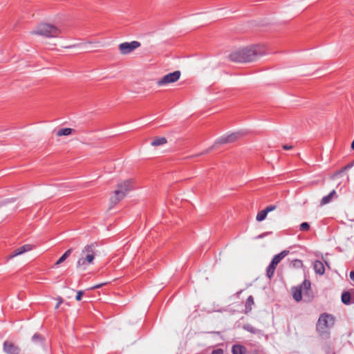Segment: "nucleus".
Masks as SVG:
<instances>
[{"mask_svg": "<svg viewBox=\"0 0 354 354\" xmlns=\"http://www.w3.org/2000/svg\"><path fill=\"white\" fill-rule=\"evenodd\" d=\"M265 54V48L260 45H252L232 53L229 57L232 62L246 63L256 61Z\"/></svg>", "mask_w": 354, "mask_h": 354, "instance_id": "1", "label": "nucleus"}, {"mask_svg": "<svg viewBox=\"0 0 354 354\" xmlns=\"http://www.w3.org/2000/svg\"><path fill=\"white\" fill-rule=\"evenodd\" d=\"M335 317L326 313L320 315L316 324V330L319 335L323 339H328L330 337V330L334 326Z\"/></svg>", "mask_w": 354, "mask_h": 354, "instance_id": "2", "label": "nucleus"}, {"mask_svg": "<svg viewBox=\"0 0 354 354\" xmlns=\"http://www.w3.org/2000/svg\"><path fill=\"white\" fill-rule=\"evenodd\" d=\"M133 189H135V183L133 179H128L118 184V189L114 191L113 195L110 198L111 207L118 204Z\"/></svg>", "mask_w": 354, "mask_h": 354, "instance_id": "3", "label": "nucleus"}, {"mask_svg": "<svg viewBox=\"0 0 354 354\" xmlns=\"http://www.w3.org/2000/svg\"><path fill=\"white\" fill-rule=\"evenodd\" d=\"M97 247V243H92L86 245L82 249V257L77 262V268L85 270L89 264L93 263L95 257Z\"/></svg>", "mask_w": 354, "mask_h": 354, "instance_id": "4", "label": "nucleus"}, {"mask_svg": "<svg viewBox=\"0 0 354 354\" xmlns=\"http://www.w3.org/2000/svg\"><path fill=\"white\" fill-rule=\"evenodd\" d=\"M32 34L41 35L46 37H57L61 33L57 27L49 24H41L35 30L31 32Z\"/></svg>", "mask_w": 354, "mask_h": 354, "instance_id": "5", "label": "nucleus"}, {"mask_svg": "<svg viewBox=\"0 0 354 354\" xmlns=\"http://www.w3.org/2000/svg\"><path fill=\"white\" fill-rule=\"evenodd\" d=\"M310 289V281L305 279L301 284L298 286L292 287L291 289L293 299L296 301H300L303 295H306Z\"/></svg>", "mask_w": 354, "mask_h": 354, "instance_id": "6", "label": "nucleus"}, {"mask_svg": "<svg viewBox=\"0 0 354 354\" xmlns=\"http://www.w3.org/2000/svg\"><path fill=\"white\" fill-rule=\"evenodd\" d=\"M180 77V72L179 71H176L173 73H170L164 75L161 79H160L157 84L158 86L167 85L170 83H174L177 82Z\"/></svg>", "mask_w": 354, "mask_h": 354, "instance_id": "7", "label": "nucleus"}, {"mask_svg": "<svg viewBox=\"0 0 354 354\" xmlns=\"http://www.w3.org/2000/svg\"><path fill=\"white\" fill-rule=\"evenodd\" d=\"M140 43L138 41H133L131 42H124L119 45L118 48L121 54L127 55L131 53L137 48L140 47Z\"/></svg>", "mask_w": 354, "mask_h": 354, "instance_id": "8", "label": "nucleus"}, {"mask_svg": "<svg viewBox=\"0 0 354 354\" xmlns=\"http://www.w3.org/2000/svg\"><path fill=\"white\" fill-rule=\"evenodd\" d=\"M3 351L7 354H19L20 348L10 342L5 341L3 343Z\"/></svg>", "mask_w": 354, "mask_h": 354, "instance_id": "9", "label": "nucleus"}, {"mask_svg": "<svg viewBox=\"0 0 354 354\" xmlns=\"http://www.w3.org/2000/svg\"><path fill=\"white\" fill-rule=\"evenodd\" d=\"M241 134L239 132L233 133L230 135L224 136L221 137L218 140L217 143L224 144L228 142H232L236 140L238 138L241 137Z\"/></svg>", "mask_w": 354, "mask_h": 354, "instance_id": "10", "label": "nucleus"}, {"mask_svg": "<svg viewBox=\"0 0 354 354\" xmlns=\"http://www.w3.org/2000/svg\"><path fill=\"white\" fill-rule=\"evenodd\" d=\"M32 245L30 244L24 245L17 249H15L8 257V259H12L19 254H21L26 252L30 251L32 249Z\"/></svg>", "mask_w": 354, "mask_h": 354, "instance_id": "11", "label": "nucleus"}, {"mask_svg": "<svg viewBox=\"0 0 354 354\" xmlns=\"http://www.w3.org/2000/svg\"><path fill=\"white\" fill-rule=\"evenodd\" d=\"M276 208H277V206L273 205L267 206L264 209L260 211L257 214V217H256L257 221H263L266 218L267 214L269 212L274 210Z\"/></svg>", "mask_w": 354, "mask_h": 354, "instance_id": "12", "label": "nucleus"}, {"mask_svg": "<svg viewBox=\"0 0 354 354\" xmlns=\"http://www.w3.org/2000/svg\"><path fill=\"white\" fill-rule=\"evenodd\" d=\"M278 263L279 262L272 258L270 265L266 269V276L268 277V279H271L273 277L276 267Z\"/></svg>", "mask_w": 354, "mask_h": 354, "instance_id": "13", "label": "nucleus"}, {"mask_svg": "<svg viewBox=\"0 0 354 354\" xmlns=\"http://www.w3.org/2000/svg\"><path fill=\"white\" fill-rule=\"evenodd\" d=\"M313 269L316 274L322 275L325 272V267L321 261H315L313 263Z\"/></svg>", "mask_w": 354, "mask_h": 354, "instance_id": "14", "label": "nucleus"}, {"mask_svg": "<svg viewBox=\"0 0 354 354\" xmlns=\"http://www.w3.org/2000/svg\"><path fill=\"white\" fill-rule=\"evenodd\" d=\"M335 197H337V194L335 190H333L327 196H325L322 198L321 201V205H326L330 203Z\"/></svg>", "mask_w": 354, "mask_h": 354, "instance_id": "15", "label": "nucleus"}, {"mask_svg": "<svg viewBox=\"0 0 354 354\" xmlns=\"http://www.w3.org/2000/svg\"><path fill=\"white\" fill-rule=\"evenodd\" d=\"M352 295L350 291L344 292L342 295V301L344 304H350L352 303Z\"/></svg>", "mask_w": 354, "mask_h": 354, "instance_id": "16", "label": "nucleus"}, {"mask_svg": "<svg viewBox=\"0 0 354 354\" xmlns=\"http://www.w3.org/2000/svg\"><path fill=\"white\" fill-rule=\"evenodd\" d=\"M246 348L241 345H234L232 348L233 354H245Z\"/></svg>", "mask_w": 354, "mask_h": 354, "instance_id": "17", "label": "nucleus"}, {"mask_svg": "<svg viewBox=\"0 0 354 354\" xmlns=\"http://www.w3.org/2000/svg\"><path fill=\"white\" fill-rule=\"evenodd\" d=\"M167 142L166 138L165 137H156L151 142V145L157 147L160 145H162L166 144Z\"/></svg>", "mask_w": 354, "mask_h": 354, "instance_id": "18", "label": "nucleus"}, {"mask_svg": "<svg viewBox=\"0 0 354 354\" xmlns=\"http://www.w3.org/2000/svg\"><path fill=\"white\" fill-rule=\"evenodd\" d=\"M254 298L252 295H250L247 299H246V301H245V313H249L250 311H251L252 310V306L254 305Z\"/></svg>", "mask_w": 354, "mask_h": 354, "instance_id": "19", "label": "nucleus"}, {"mask_svg": "<svg viewBox=\"0 0 354 354\" xmlns=\"http://www.w3.org/2000/svg\"><path fill=\"white\" fill-rule=\"evenodd\" d=\"M73 249L70 248L67 250L62 255V257L57 261L55 263V266H58L63 263L71 254Z\"/></svg>", "mask_w": 354, "mask_h": 354, "instance_id": "20", "label": "nucleus"}, {"mask_svg": "<svg viewBox=\"0 0 354 354\" xmlns=\"http://www.w3.org/2000/svg\"><path fill=\"white\" fill-rule=\"evenodd\" d=\"M73 131V129H72L71 128L61 129L57 132V136H68L72 133Z\"/></svg>", "mask_w": 354, "mask_h": 354, "instance_id": "21", "label": "nucleus"}, {"mask_svg": "<svg viewBox=\"0 0 354 354\" xmlns=\"http://www.w3.org/2000/svg\"><path fill=\"white\" fill-rule=\"evenodd\" d=\"M288 253V250H283L279 254L274 255L273 258L279 263Z\"/></svg>", "mask_w": 354, "mask_h": 354, "instance_id": "22", "label": "nucleus"}, {"mask_svg": "<svg viewBox=\"0 0 354 354\" xmlns=\"http://www.w3.org/2000/svg\"><path fill=\"white\" fill-rule=\"evenodd\" d=\"M288 253V250H283L279 254L274 255L273 258L279 263Z\"/></svg>", "mask_w": 354, "mask_h": 354, "instance_id": "23", "label": "nucleus"}, {"mask_svg": "<svg viewBox=\"0 0 354 354\" xmlns=\"http://www.w3.org/2000/svg\"><path fill=\"white\" fill-rule=\"evenodd\" d=\"M32 342H34L35 343H42L44 342V339L43 338V337L40 334L35 333L32 337Z\"/></svg>", "mask_w": 354, "mask_h": 354, "instance_id": "24", "label": "nucleus"}, {"mask_svg": "<svg viewBox=\"0 0 354 354\" xmlns=\"http://www.w3.org/2000/svg\"><path fill=\"white\" fill-rule=\"evenodd\" d=\"M243 328H244V329H245L246 330H248V332H250V333H251L252 334H256V333H258L259 332V330H258L256 328L253 327L250 324L245 325Z\"/></svg>", "mask_w": 354, "mask_h": 354, "instance_id": "25", "label": "nucleus"}, {"mask_svg": "<svg viewBox=\"0 0 354 354\" xmlns=\"http://www.w3.org/2000/svg\"><path fill=\"white\" fill-rule=\"evenodd\" d=\"M310 229V224L307 222L302 223L300 225V230L301 231H307Z\"/></svg>", "mask_w": 354, "mask_h": 354, "instance_id": "26", "label": "nucleus"}, {"mask_svg": "<svg viewBox=\"0 0 354 354\" xmlns=\"http://www.w3.org/2000/svg\"><path fill=\"white\" fill-rule=\"evenodd\" d=\"M83 295H84V291H82V290L77 291V295L75 297L76 300L80 301L82 299V297Z\"/></svg>", "mask_w": 354, "mask_h": 354, "instance_id": "27", "label": "nucleus"}, {"mask_svg": "<svg viewBox=\"0 0 354 354\" xmlns=\"http://www.w3.org/2000/svg\"><path fill=\"white\" fill-rule=\"evenodd\" d=\"M211 354H223V350L222 348H217L214 350Z\"/></svg>", "mask_w": 354, "mask_h": 354, "instance_id": "28", "label": "nucleus"}, {"mask_svg": "<svg viewBox=\"0 0 354 354\" xmlns=\"http://www.w3.org/2000/svg\"><path fill=\"white\" fill-rule=\"evenodd\" d=\"M63 303V299L62 297L57 298V303L55 306V308H58L59 306Z\"/></svg>", "mask_w": 354, "mask_h": 354, "instance_id": "29", "label": "nucleus"}, {"mask_svg": "<svg viewBox=\"0 0 354 354\" xmlns=\"http://www.w3.org/2000/svg\"><path fill=\"white\" fill-rule=\"evenodd\" d=\"M282 148L284 149V150H290V149H292L293 148V146L291 145H283L282 146Z\"/></svg>", "mask_w": 354, "mask_h": 354, "instance_id": "30", "label": "nucleus"}, {"mask_svg": "<svg viewBox=\"0 0 354 354\" xmlns=\"http://www.w3.org/2000/svg\"><path fill=\"white\" fill-rule=\"evenodd\" d=\"M107 283H100V284H97L94 286H93L91 288V289H96V288H100L101 287H102L104 285L106 284Z\"/></svg>", "mask_w": 354, "mask_h": 354, "instance_id": "31", "label": "nucleus"}, {"mask_svg": "<svg viewBox=\"0 0 354 354\" xmlns=\"http://www.w3.org/2000/svg\"><path fill=\"white\" fill-rule=\"evenodd\" d=\"M349 277L350 279L354 282V270L350 272Z\"/></svg>", "mask_w": 354, "mask_h": 354, "instance_id": "32", "label": "nucleus"}, {"mask_svg": "<svg viewBox=\"0 0 354 354\" xmlns=\"http://www.w3.org/2000/svg\"><path fill=\"white\" fill-rule=\"evenodd\" d=\"M270 232L263 233V234H261L259 235V236H258V238H259V239L263 238L266 234H270Z\"/></svg>", "mask_w": 354, "mask_h": 354, "instance_id": "33", "label": "nucleus"}, {"mask_svg": "<svg viewBox=\"0 0 354 354\" xmlns=\"http://www.w3.org/2000/svg\"><path fill=\"white\" fill-rule=\"evenodd\" d=\"M351 294L352 295V303H354V289L351 290Z\"/></svg>", "mask_w": 354, "mask_h": 354, "instance_id": "34", "label": "nucleus"}, {"mask_svg": "<svg viewBox=\"0 0 354 354\" xmlns=\"http://www.w3.org/2000/svg\"><path fill=\"white\" fill-rule=\"evenodd\" d=\"M352 167V165H347L346 166H345L343 169L344 170H346L348 169H350L351 167Z\"/></svg>", "mask_w": 354, "mask_h": 354, "instance_id": "35", "label": "nucleus"}, {"mask_svg": "<svg viewBox=\"0 0 354 354\" xmlns=\"http://www.w3.org/2000/svg\"><path fill=\"white\" fill-rule=\"evenodd\" d=\"M351 149L354 150V140L351 143Z\"/></svg>", "mask_w": 354, "mask_h": 354, "instance_id": "36", "label": "nucleus"}, {"mask_svg": "<svg viewBox=\"0 0 354 354\" xmlns=\"http://www.w3.org/2000/svg\"><path fill=\"white\" fill-rule=\"evenodd\" d=\"M319 178H320V179H319V180H318L317 182H318V181H323V178H322V176H321V177H319Z\"/></svg>", "mask_w": 354, "mask_h": 354, "instance_id": "37", "label": "nucleus"}]
</instances>
